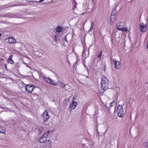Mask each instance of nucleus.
Listing matches in <instances>:
<instances>
[{
    "label": "nucleus",
    "instance_id": "obj_1",
    "mask_svg": "<svg viewBox=\"0 0 148 148\" xmlns=\"http://www.w3.org/2000/svg\"><path fill=\"white\" fill-rule=\"evenodd\" d=\"M52 131L49 130L45 132L39 138V141L42 143H44L46 142L47 141V137L48 135Z\"/></svg>",
    "mask_w": 148,
    "mask_h": 148
},
{
    "label": "nucleus",
    "instance_id": "obj_2",
    "mask_svg": "<svg viewBox=\"0 0 148 148\" xmlns=\"http://www.w3.org/2000/svg\"><path fill=\"white\" fill-rule=\"evenodd\" d=\"M118 115L119 117H122L123 116L124 111L122 106L121 105H119L117 108Z\"/></svg>",
    "mask_w": 148,
    "mask_h": 148
},
{
    "label": "nucleus",
    "instance_id": "obj_3",
    "mask_svg": "<svg viewBox=\"0 0 148 148\" xmlns=\"http://www.w3.org/2000/svg\"><path fill=\"white\" fill-rule=\"evenodd\" d=\"M5 40H8L7 42L9 44H14L16 43V40L13 37H8V38L5 39Z\"/></svg>",
    "mask_w": 148,
    "mask_h": 148
},
{
    "label": "nucleus",
    "instance_id": "obj_4",
    "mask_svg": "<svg viewBox=\"0 0 148 148\" xmlns=\"http://www.w3.org/2000/svg\"><path fill=\"white\" fill-rule=\"evenodd\" d=\"M34 86L33 85L28 84L25 86L26 90L29 92H31L34 90Z\"/></svg>",
    "mask_w": 148,
    "mask_h": 148
},
{
    "label": "nucleus",
    "instance_id": "obj_5",
    "mask_svg": "<svg viewBox=\"0 0 148 148\" xmlns=\"http://www.w3.org/2000/svg\"><path fill=\"white\" fill-rule=\"evenodd\" d=\"M140 29L141 32H145L147 30V26L143 23H141L140 24Z\"/></svg>",
    "mask_w": 148,
    "mask_h": 148
},
{
    "label": "nucleus",
    "instance_id": "obj_6",
    "mask_svg": "<svg viewBox=\"0 0 148 148\" xmlns=\"http://www.w3.org/2000/svg\"><path fill=\"white\" fill-rule=\"evenodd\" d=\"M42 116L44 118L45 121H46L50 118L48 112L46 111L42 114Z\"/></svg>",
    "mask_w": 148,
    "mask_h": 148
},
{
    "label": "nucleus",
    "instance_id": "obj_7",
    "mask_svg": "<svg viewBox=\"0 0 148 148\" xmlns=\"http://www.w3.org/2000/svg\"><path fill=\"white\" fill-rule=\"evenodd\" d=\"M77 104V102L73 101L69 107L70 109L71 110L74 109L75 108Z\"/></svg>",
    "mask_w": 148,
    "mask_h": 148
},
{
    "label": "nucleus",
    "instance_id": "obj_8",
    "mask_svg": "<svg viewBox=\"0 0 148 148\" xmlns=\"http://www.w3.org/2000/svg\"><path fill=\"white\" fill-rule=\"evenodd\" d=\"M114 11H113L111 13V15L110 16V25L112 24L113 22L114 21L115 18V14L114 13Z\"/></svg>",
    "mask_w": 148,
    "mask_h": 148
},
{
    "label": "nucleus",
    "instance_id": "obj_9",
    "mask_svg": "<svg viewBox=\"0 0 148 148\" xmlns=\"http://www.w3.org/2000/svg\"><path fill=\"white\" fill-rule=\"evenodd\" d=\"M44 79L46 82L48 83H54V82L49 77H43Z\"/></svg>",
    "mask_w": 148,
    "mask_h": 148
},
{
    "label": "nucleus",
    "instance_id": "obj_10",
    "mask_svg": "<svg viewBox=\"0 0 148 148\" xmlns=\"http://www.w3.org/2000/svg\"><path fill=\"white\" fill-rule=\"evenodd\" d=\"M115 67L117 69H119L121 67L120 63L117 61H114Z\"/></svg>",
    "mask_w": 148,
    "mask_h": 148
},
{
    "label": "nucleus",
    "instance_id": "obj_11",
    "mask_svg": "<svg viewBox=\"0 0 148 148\" xmlns=\"http://www.w3.org/2000/svg\"><path fill=\"white\" fill-rule=\"evenodd\" d=\"M117 28L118 29L122 31H125L127 32H128V30L127 28H123V27H121L119 26V25H117Z\"/></svg>",
    "mask_w": 148,
    "mask_h": 148
},
{
    "label": "nucleus",
    "instance_id": "obj_12",
    "mask_svg": "<svg viewBox=\"0 0 148 148\" xmlns=\"http://www.w3.org/2000/svg\"><path fill=\"white\" fill-rule=\"evenodd\" d=\"M12 55L10 56L8 60V62L12 64L14 63V61L12 59Z\"/></svg>",
    "mask_w": 148,
    "mask_h": 148
},
{
    "label": "nucleus",
    "instance_id": "obj_13",
    "mask_svg": "<svg viewBox=\"0 0 148 148\" xmlns=\"http://www.w3.org/2000/svg\"><path fill=\"white\" fill-rule=\"evenodd\" d=\"M5 132V129L3 126L0 125V133L5 134L4 132Z\"/></svg>",
    "mask_w": 148,
    "mask_h": 148
},
{
    "label": "nucleus",
    "instance_id": "obj_14",
    "mask_svg": "<svg viewBox=\"0 0 148 148\" xmlns=\"http://www.w3.org/2000/svg\"><path fill=\"white\" fill-rule=\"evenodd\" d=\"M102 82L103 83H106L108 82V81L106 78V77L104 76H102Z\"/></svg>",
    "mask_w": 148,
    "mask_h": 148
},
{
    "label": "nucleus",
    "instance_id": "obj_15",
    "mask_svg": "<svg viewBox=\"0 0 148 148\" xmlns=\"http://www.w3.org/2000/svg\"><path fill=\"white\" fill-rule=\"evenodd\" d=\"M63 29L60 26L58 27L56 29V31L58 32H61L62 31Z\"/></svg>",
    "mask_w": 148,
    "mask_h": 148
},
{
    "label": "nucleus",
    "instance_id": "obj_16",
    "mask_svg": "<svg viewBox=\"0 0 148 148\" xmlns=\"http://www.w3.org/2000/svg\"><path fill=\"white\" fill-rule=\"evenodd\" d=\"M69 99H65L64 101V104L66 105H67L69 103Z\"/></svg>",
    "mask_w": 148,
    "mask_h": 148
},
{
    "label": "nucleus",
    "instance_id": "obj_17",
    "mask_svg": "<svg viewBox=\"0 0 148 148\" xmlns=\"http://www.w3.org/2000/svg\"><path fill=\"white\" fill-rule=\"evenodd\" d=\"M108 84H102V87H104L103 88L104 90H106L108 88Z\"/></svg>",
    "mask_w": 148,
    "mask_h": 148
},
{
    "label": "nucleus",
    "instance_id": "obj_18",
    "mask_svg": "<svg viewBox=\"0 0 148 148\" xmlns=\"http://www.w3.org/2000/svg\"><path fill=\"white\" fill-rule=\"evenodd\" d=\"M59 86L61 87H64L65 86L68 87L69 86V85L67 84H59Z\"/></svg>",
    "mask_w": 148,
    "mask_h": 148
},
{
    "label": "nucleus",
    "instance_id": "obj_19",
    "mask_svg": "<svg viewBox=\"0 0 148 148\" xmlns=\"http://www.w3.org/2000/svg\"><path fill=\"white\" fill-rule=\"evenodd\" d=\"M93 26V22H92V23L91 24V27H90V28L89 31V32L90 33V32H91L92 31V30Z\"/></svg>",
    "mask_w": 148,
    "mask_h": 148
},
{
    "label": "nucleus",
    "instance_id": "obj_20",
    "mask_svg": "<svg viewBox=\"0 0 148 148\" xmlns=\"http://www.w3.org/2000/svg\"><path fill=\"white\" fill-rule=\"evenodd\" d=\"M58 36L57 35L55 36H53V40L56 42H58Z\"/></svg>",
    "mask_w": 148,
    "mask_h": 148
},
{
    "label": "nucleus",
    "instance_id": "obj_21",
    "mask_svg": "<svg viewBox=\"0 0 148 148\" xmlns=\"http://www.w3.org/2000/svg\"><path fill=\"white\" fill-rule=\"evenodd\" d=\"M114 101H113L112 102L110 103V106H109V108L108 109L109 111L110 110V109L111 108V107H112L113 106L114 104Z\"/></svg>",
    "mask_w": 148,
    "mask_h": 148
},
{
    "label": "nucleus",
    "instance_id": "obj_22",
    "mask_svg": "<svg viewBox=\"0 0 148 148\" xmlns=\"http://www.w3.org/2000/svg\"><path fill=\"white\" fill-rule=\"evenodd\" d=\"M101 54L102 51H101L100 53L97 56V58L99 59V60H100L101 59Z\"/></svg>",
    "mask_w": 148,
    "mask_h": 148
},
{
    "label": "nucleus",
    "instance_id": "obj_23",
    "mask_svg": "<svg viewBox=\"0 0 148 148\" xmlns=\"http://www.w3.org/2000/svg\"><path fill=\"white\" fill-rule=\"evenodd\" d=\"M29 2H32L33 3L32 5H35L37 3H38V1H29Z\"/></svg>",
    "mask_w": 148,
    "mask_h": 148
},
{
    "label": "nucleus",
    "instance_id": "obj_24",
    "mask_svg": "<svg viewBox=\"0 0 148 148\" xmlns=\"http://www.w3.org/2000/svg\"><path fill=\"white\" fill-rule=\"evenodd\" d=\"M48 143L49 144V145H48L49 147H50L51 146V141L50 140H48L47 142V143Z\"/></svg>",
    "mask_w": 148,
    "mask_h": 148
},
{
    "label": "nucleus",
    "instance_id": "obj_25",
    "mask_svg": "<svg viewBox=\"0 0 148 148\" xmlns=\"http://www.w3.org/2000/svg\"><path fill=\"white\" fill-rule=\"evenodd\" d=\"M77 95H75L74 96V97L73 99V101H74L75 100V99L77 98Z\"/></svg>",
    "mask_w": 148,
    "mask_h": 148
},
{
    "label": "nucleus",
    "instance_id": "obj_26",
    "mask_svg": "<svg viewBox=\"0 0 148 148\" xmlns=\"http://www.w3.org/2000/svg\"><path fill=\"white\" fill-rule=\"evenodd\" d=\"M43 128L42 127H40L39 128V131L40 133L42 132L43 130Z\"/></svg>",
    "mask_w": 148,
    "mask_h": 148
},
{
    "label": "nucleus",
    "instance_id": "obj_27",
    "mask_svg": "<svg viewBox=\"0 0 148 148\" xmlns=\"http://www.w3.org/2000/svg\"><path fill=\"white\" fill-rule=\"evenodd\" d=\"M106 67L105 65L104 66V68H103V71H106Z\"/></svg>",
    "mask_w": 148,
    "mask_h": 148
},
{
    "label": "nucleus",
    "instance_id": "obj_28",
    "mask_svg": "<svg viewBox=\"0 0 148 148\" xmlns=\"http://www.w3.org/2000/svg\"><path fill=\"white\" fill-rule=\"evenodd\" d=\"M10 17H12V18H16V16L15 15H12V16H10Z\"/></svg>",
    "mask_w": 148,
    "mask_h": 148
},
{
    "label": "nucleus",
    "instance_id": "obj_29",
    "mask_svg": "<svg viewBox=\"0 0 148 148\" xmlns=\"http://www.w3.org/2000/svg\"><path fill=\"white\" fill-rule=\"evenodd\" d=\"M64 40L66 42H68V41L67 40V39L66 36H65L64 38Z\"/></svg>",
    "mask_w": 148,
    "mask_h": 148
},
{
    "label": "nucleus",
    "instance_id": "obj_30",
    "mask_svg": "<svg viewBox=\"0 0 148 148\" xmlns=\"http://www.w3.org/2000/svg\"><path fill=\"white\" fill-rule=\"evenodd\" d=\"M24 64H25L27 67L30 68V67L29 66H28L27 64L26 63L24 62Z\"/></svg>",
    "mask_w": 148,
    "mask_h": 148
},
{
    "label": "nucleus",
    "instance_id": "obj_31",
    "mask_svg": "<svg viewBox=\"0 0 148 148\" xmlns=\"http://www.w3.org/2000/svg\"><path fill=\"white\" fill-rule=\"evenodd\" d=\"M44 0H40L39 1H38V3H39L41 2L42 1H44Z\"/></svg>",
    "mask_w": 148,
    "mask_h": 148
},
{
    "label": "nucleus",
    "instance_id": "obj_32",
    "mask_svg": "<svg viewBox=\"0 0 148 148\" xmlns=\"http://www.w3.org/2000/svg\"><path fill=\"white\" fill-rule=\"evenodd\" d=\"M145 145H147V147H148V143L147 142L146 143H145Z\"/></svg>",
    "mask_w": 148,
    "mask_h": 148
},
{
    "label": "nucleus",
    "instance_id": "obj_33",
    "mask_svg": "<svg viewBox=\"0 0 148 148\" xmlns=\"http://www.w3.org/2000/svg\"><path fill=\"white\" fill-rule=\"evenodd\" d=\"M85 52V49H84V50H83V52H82V54H83V55H84V53Z\"/></svg>",
    "mask_w": 148,
    "mask_h": 148
},
{
    "label": "nucleus",
    "instance_id": "obj_34",
    "mask_svg": "<svg viewBox=\"0 0 148 148\" xmlns=\"http://www.w3.org/2000/svg\"><path fill=\"white\" fill-rule=\"evenodd\" d=\"M121 24V23H119V24H118L117 25H118V24H119V26L120 27H121L120 25Z\"/></svg>",
    "mask_w": 148,
    "mask_h": 148
},
{
    "label": "nucleus",
    "instance_id": "obj_35",
    "mask_svg": "<svg viewBox=\"0 0 148 148\" xmlns=\"http://www.w3.org/2000/svg\"><path fill=\"white\" fill-rule=\"evenodd\" d=\"M3 60V59L2 58H0V60L2 61Z\"/></svg>",
    "mask_w": 148,
    "mask_h": 148
},
{
    "label": "nucleus",
    "instance_id": "obj_36",
    "mask_svg": "<svg viewBox=\"0 0 148 148\" xmlns=\"http://www.w3.org/2000/svg\"><path fill=\"white\" fill-rule=\"evenodd\" d=\"M74 7H75V8H76V5H74Z\"/></svg>",
    "mask_w": 148,
    "mask_h": 148
},
{
    "label": "nucleus",
    "instance_id": "obj_37",
    "mask_svg": "<svg viewBox=\"0 0 148 148\" xmlns=\"http://www.w3.org/2000/svg\"><path fill=\"white\" fill-rule=\"evenodd\" d=\"M54 84V85H56V84Z\"/></svg>",
    "mask_w": 148,
    "mask_h": 148
},
{
    "label": "nucleus",
    "instance_id": "obj_38",
    "mask_svg": "<svg viewBox=\"0 0 148 148\" xmlns=\"http://www.w3.org/2000/svg\"><path fill=\"white\" fill-rule=\"evenodd\" d=\"M1 36V34L0 33V36Z\"/></svg>",
    "mask_w": 148,
    "mask_h": 148
},
{
    "label": "nucleus",
    "instance_id": "obj_39",
    "mask_svg": "<svg viewBox=\"0 0 148 148\" xmlns=\"http://www.w3.org/2000/svg\"><path fill=\"white\" fill-rule=\"evenodd\" d=\"M116 86L117 87H118V86H117L116 85Z\"/></svg>",
    "mask_w": 148,
    "mask_h": 148
},
{
    "label": "nucleus",
    "instance_id": "obj_40",
    "mask_svg": "<svg viewBox=\"0 0 148 148\" xmlns=\"http://www.w3.org/2000/svg\"><path fill=\"white\" fill-rule=\"evenodd\" d=\"M88 55H89V51H88Z\"/></svg>",
    "mask_w": 148,
    "mask_h": 148
},
{
    "label": "nucleus",
    "instance_id": "obj_41",
    "mask_svg": "<svg viewBox=\"0 0 148 148\" xmlns=\"http://www.w3.org/2000/svg\"><path fill=\"white\" fill-rule=\"evenodd\" d=\"M102 81L101 80V83H102Z\"/></svg>",
    "mask_w": 148,
    "mask_h": 148
},
{
    "label": "nucleus",
    "instance_id": "obj_42",
    "mask_svg": "<svg viewBox=\"0 0 148 148\" xmlns=\"http://www.w3.org/2000/svg\"><path fill=\"white\" fill-rule=\"evenodd\" d=\"M101 86L102 87V84H101Z\"/></svg>",
    "mask_w": 148,
    "mask_h": 148
}]
</instances>
